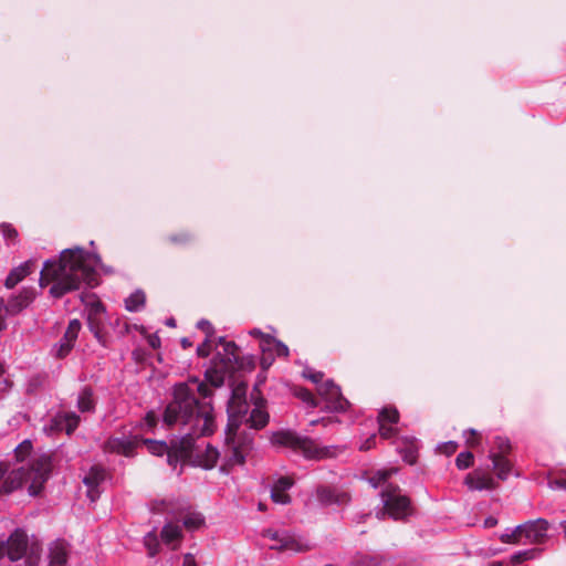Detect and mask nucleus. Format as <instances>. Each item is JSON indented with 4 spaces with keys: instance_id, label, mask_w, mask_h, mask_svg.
Segmentation results:
<instances>
[{
    "instance_id": "24",
    "label": "nucleus",
    "mask_w": 566,
    "mask_h": 566,
    "mask_svg": "<svg viewBox=\"0 0 566 566\" xmlns=\"http://www.w3.org/2000/svg\"><path fill=\"white\" fill-rule=\"evenodd\" d=\"M48 566H66L67 549L63 542L55 541L49 547Z\"/></svg>"
},
{
    "instance_id": "3",
    "label": "nucleus",
    "mask_w": 566,
    "mask_h": 566,
    "mask_svg": "<svg viewBox=\"0 0 566 566\" xmlns=\"http://www.w3.org/2000/svg\"><path fill=\"white\" fill-rule=\"evenodd\" d=\"M31 451V441L24 440L14 449L17 463L0 462V494H10L23 483H30L28 490L31 496L41 492L50 476L52 461L49 455L41 454L25 462Z\"/></svg>"
},
{
    "instance_id": "16",
    "label": "nucleus",
    "mask_w": 566,
    "mask_h": 566,
    "mask_svg": "<svg viewBox=\"0 0 566 566\" xmlns=\"http://www.w3.org/2000/svg\"><path fill=\"white\" fill-rule=\"evenodd\" d=\"M315 496L322 506H343L350 501L347 492L328 485H318L315 489Z\"/></svg>"
},
{
    "instance_id": "52",
    "label": "nucleus",
    "mask_w": 566,
    "mask_h": 566,
    "mask_svg": "<svg viewBox=\"0 0 566 566\" xmlns=\"http://www.w3.org/2000/svg\"><path fill=\"white\" fill-rule=\"evenodd\" d=\"M446 448H447L448 452H454L455 448H457V443L453 441H449L448 443H446Z\"/></svg>"
},
{
    "instance_id": "13",
    "label": "nucleus",
    "mask_w": 566,
    "mask_h": 566,
    "mask_svg": "<svg viewBox=\"0 0 566 566\" xmlns=\"http://www.w3.org/2000/svg\"><path fill=\"white\" fill-rule=\"evenodd\" d=\"M549 523L545 518H536L526 521L523 524L517 525V530L522 531L523 544H544L547 538V532Z\"/></svg>"
},
{
    "instance_id": "53",
    "label": "nucleus",
    "mask_w": 566,
    "mask_h": 566,
    "mask_svg": "<svg viewBox=\"0 0 566 566\" xmlns=\"http://www.w3.org/2000/svg\"><path fill=\"white\" fill-rule=\"evenodd\" d=\"M181 346L184 348H188V347L191 346V342L188 338L185 337V338L181 339Z\"/></svg>"
},
{
    "instance_id": "32",
    "label": "nucleus",
    "mask_w": 566,
    "mask_h": 566,
    "mask_svg": "<svg viewBox=\"0 0 566 566\" xmlns=\"http://www.w3.org/2000/svg\"><path fill=\"white\" fill-rule=\"evenodd\" d=\"M144 545L148 551V555L154 557L159 552V541L155 531L147 533L144 536Z\"/></svg>"
},
{
    "instance_id": "5",
    "label": "nucleus",
    "mask_w": 566,
    "mask_h": 566,
    "mask_svg": "<svg viewBox=\"0 0 566 566\" xmlns=\"http://www.w3.org/2000/svg\"><path fill=\"white\" fill-rule=\"evenodd\" d=\"M396 472L395 468L378 470L368 478V482L374 489H381L380 497L384 511L378 512L377 515L405 520L412 514L413 509L410 499L401 492L400 488L388 482V479Z\"/></svg>"
},
{
    "instance_id": "23",
    "label": "nucleus",
    "mask_w": 566,
    "mask_h": 566,
    "mask_svg": "<svg viewBox=\"0 0 566 566\" xmlns=\"http://www.w3.org/2000/svg\"><path fill=\"white\" fill-rule=\"evenodd\" d=\"M269 413L264 408L263 400H259L255 402L254 407L250 411L249 418L245 419L247 422H249L250 428L253 429H262L264 428L269 422Z\"/></svg>"
},
{
    "instance_id": "22",
    "label": "nucleus",
    "mask_w": 566,
    "mask_h": 566,
    "mask_svg": "<svg viewBox=\"0 0 566 566\" xmlns=\"http://www.w3.org/2000/svg\"><path fill=\"white\" fill-rule=\"evenodd\" d=\"M294 481L290 476H280L271 489V499L276 504L286 505L291 502L287 491L293 486Z\"/></svg>"
},
{
    "instance_id": "20",
    "label": "nucleus",
    "mask_w": 566,
    "mask_h": 566,
    "mask_svg": "<svg viewBox=\"0 0 566 566\" xmlns=\"http://www.w3.org/2000/svg\"><path fill=\"white\" fill-rule=\"evenodd\" d=\"M199 437L195 438V441ZM195 455L197 465L203 469H212L219 459V451L211 444H207L203 450H199V446L195 443V448L189 459Z\"/></svg>"
},
{
    "instance_id": "58",
    "label": "nucleus",
    "mask_w": 566,
    "mask_h": 566,
    "mask_svg": "<svg viewBox=\"0 0 566 566\" xmlns=\"http://www.w3.org/2000/svg\"><path fill=\"white\" fill-rule=\"evenodd\" d=\"M259 510H260V511H264V510H265V506H264L262 503H259Z\"/></svg>"
},
{
    "instance_id": "39",
    "label": "nucleus",
    "mask_w": 566,
    "mask_h": 566,
    "mask_svg": "<svg viewBox=\"0 0 566 566\" xmlns=\"http://www.w3.org/2000/svg\"><path fill=\"white\" fill-rule=\"evenodd\" d=\"M211 336H207L206 339L197 347V354L201 357H207L212 349Z\"/></svg>"
},
{
    "instance_id": "6",
    "label": "nucleus",
    "mask_w": 566,
    "mask_h": 566,
    "mask_svg": "<svg viewBox=\"0 0 566 566\" xmlns=\"http://www.w3.org/2000/svg\"><path fill=\"white\" fill-rule=\"evenodd\" d=\"M218 340L219 345L222 346V353H217L210 367L205 373L206 380L216 388L221 387L226 378L231 377L243 365L234 342L226 340L224 337H219Z\"/></svg>"
},
{
    "instance_id": "26",
    "label": "nucleus",
    "mask_w": 566,
    "mask_h": 566,
    "mask_svg": "<svg viewBox=\"0 0 566 566\" xmlns=\"http://www.w3.org/2000/svg\"><path fill=\"white\" fill-rule=\"evenodd\" d=\"M260 348L262 349L263 354L270 353L279 357H286L289 355V347L271 336L264 337L260 342Z\"/></svg>"
},
{
    "instance_id": "54",
    "label": "nucleus",
    "mask_w": 566,
    "mask_h": 566,
    "mask_svg": "<svg viewBox=\"0 0 566 566\" xmlns=\"http://www.w3.org/2000/svg\"><path fill=\"white\" fill-rule=\"evenodd\" d=\"M560 528L563 530V533L566 535V521L560 522Z\"/></svg>"
},
{
    "instance_id": "42",
    "label": "nucleus",
    "mask_w": 566,
    "mask_h": 566,
    "mask_svg": "<svg viewBox=\"0 0 566 566\" xmlns=\"http://www.w3.org/2000/svg\"><path fill=\"white\" fill-rule=\"evenodd\" d=\"M157 423V416L154 411H148L144 418V426L153 429Z\"/></svg>"
},
{
    "instance_id": "27",
    "label": "nucleus",
    "mask_w": 566,
    "mask_h": 566,
    "mask_svg": "<svg viewBox=\"0 0 566 566\" xmlns=\"http://www.w3.org/2000/svg\"><path fill=\"white\" fill-rule=\"evenodd\" d=\"M95 398L92 388L84 387L77 396L76 406L81 412H93L95 410Z\"/></svg>"
},
{
    "instance_id": "17",
    "label": "nucleus",
    "mask_w": 566,
    "mask_h": 566,
    "mask_svg": "<svg viewBox=\"0 0 566 566\" xmlns=\"http://www.w3.org/2000/svg\"><path fill=\"white\" fill-rule=\"evenodd\" d=\"M399 420V412L394 407H385L379 411L378 415V424H379V434L384 439H390L392 438L396 432L397 428L395 424Z\"/></svg>"
},
{
    "instance_id": "37",
    "label": "nucleus",
    "mask_w": 566,
    "mask_h": 566,
    "mask_svg": "<svg viewBox=\"0 0 566 566\" xmlns=\"http://www.w3.org/2000/svg\"><path fill=\"white\" fill-rule=\"evenodd\" d=\"M74 345H72L70 342H67L64 336L62 339L55 345V354L59 358L65 357Z\"/></svg>"
},
{
    "instance_id": "30",
    "label": "nucleus",
    "mask_w": 566,
    "mask_h": 566,
    "mask_svg": "<svg viewBox=\"0 0 566 566\" xmlns=\"http://www.w3.org/2000/svg\"><path fill=\"white\" fill-rule=\"evenodd\" d=\"M541 548H528L524 551H518L511 556V563L517 565L525 560L536 559L541 556Z\"/></svg>"
},
{
    "instance_id": "35",
    "label": "nucleus",
    "mask_w": 566,
    "mask_h": 566,
    "mask_svg": "<svg viewBox=\"0 0 566 566\" xmlns=\"http://www.w3.org/2000/svg\"><path fill=\"white\" fill-rule=\"evenodd\" d=\"M473 464V454L470 451L460 452L455 458V465L459 470H464Z\"/></svg>"
},
{
    "instance_id": "47",
    "label": "nucleus",
    "mask_w": 566,
    "mask_h": 566,
    "mask_svg": "<svg viewBox=\"0 0 566 566\" xmlns=\"http://www.w3.org/2000/svg\"><path fill=\"white\" fill-rule=\"evenodd\" d=\"M3 235L7 240H13L17 238L18 233L15 229L11 228L10 226L3 227Z\"/></svg>"
},
{
    "instance_id": "51",
    "label": "nucleus",
    "mask_w": 566,
    "mask_h": 566,
    "mask_svg": "<svg viewBox=\"0 0 566 566\" xmlns=\"http://www.w3.org/2000/svg\"><path fill=\"white\" fill-rule=\"evenodd\" d=\"M250 335L255 336V337H261V340H262L264 337H268V335H264V334L262 333V331H261V329H259V328H253L252 331H250Z\"/></svg>"
},
{
    "instance_id": "8",
    "label": "nucleus",
    "mask_w": 566,
    "mask_h": 566,
    "mask_svg": "<svg viewBox=\"0 0 566 566\" xmlns=\"http://www.w3.org/2000/svg\"><path fill=\"white\" fill-rule=\"evenodd\" d=\"M4 556L12 562L27 557L28 566H38L39 547L32 545L29 549L27 533L17 528L6 541H0V558Z\"/></svg>"
},
{
    "instance_id": "1",
    "label": "nucleus",
    "mask_w": 566,
    "mask_h": 566,
    "mask_svg": "<svg viewBox=\"0 0 566 566\" xmlns=\"http://www.w3.org/2000/svg\"><path fill=\"white\" fill-rule=\"evenodd\" d=\"M211 394V388L198 378L176 384L172 400L166 406L163 420L167 427L181 426L182 434L171 439L169 443L151 439H142V443L154 455L167 454V462L174 469L189 460L195 448V438L209 436L216 429L213 407L207 400Z\"/></svg>"
},
{
    "instance_id": "10",
    "label": "nucleus",
    "mask_w": 566,
    "mask_h": 566,
    "mask_svg": "<svg viewBox=\"0 0 566 566\" xmlns=\"http://www.w3.org/2000/svg\"><path fill=\"white\" fill-rule=\"evenodd\" d=\"M155 510L158 513L171 514L178 522L181 521L182 526L188 531L198 530L205 523V517L199 512L188 511L184 514L182 507H179L177 512L170 500H163L156 503Z\"/></svg>"
},
{
    "instance_id": "46",
    "label": "nucleus",
    "mask_w": 566,
    "mask_h": 566,
    "mask_svg": "<svg viewBox=\"0 0 566 566\" xmlns=\"http://www.w3.org/2000/svg\"><path fill=\"white\" fill-rule=\"evenodd\" d=\"M170 240L171 242L174 243H186L190 240V235L188 233H180V234H176V235H172L170 237Z\"/></svg>"
},
{
    "instance_id": "4",
    "label": "nucleus",
    "mask_w": 566,
    "mask_h": 566,
    "mask_svg": "<svg viewBox=\"0 0 566 566\" xmlns=\"http://www.w3.org/2000/svg\"><path fill=\"white\" fill-rule=\"evenodd\" d=\"M245 385H238L232 390L228 402V424L226 429V444L229 449L228 463L230 465H242L253 447V439L247 432H240L239 427L249 411L245 400Z\"/></svg>"
},
{
    "instance_id": "28",
    "label": "nucleus",
    "mask_w": 566,
    "mask_h": 566,
    "mask_svg": "<svg viewBox=\"0 0 566 566\" xmlns=\"http://www.w3.org/2000/svg\"><path fill=\"white\" fill-rule=\"evenodd\" d=\"M145 301V293L137 290L125 300V307L129 312H138L144 307Z\"/></svg>"
},
{
    "instance_id": "48",
    "label": "nucleus",
    "mask_w": 566,
    "mask_h": 566,
    "mask_svg": "<svg viewBox=\"0 0 566 566\" xmlns=\"http://www.w3.org/2000/svg\"><path fill=\"white\" fill-rule=\"evenodd\" d=\"M376 434L370 436L365 442H363L359 447L360 450L367 451L375 446Z\"/></svg>"
},
{
    "instance_id": "50",
    "label": "nucleus",
    "mask_w": 566,
    "mask_h": 566,
    "mask_svg": "<svg viewBox=\"0 0 566 566\" xmlns=\"http://www.w3.org/2000/svg\"><path fill=\"white\" fill-rule=\"evenodd\" d=\"M497 524V520L493 516H489L484 520L485 527H494Z\"/></svg>"
},
{
    "instance_id": "41",
    "label": "nucleus",
    "mask_w": 566,
    "mask_h": 566,
    "mask_svg": "<svg viewBox=\"0 0 566 566\" xmlns=\"http://www.w3.org/2000/svg\"><path fill=\"white\" fill-rule=\"evenodd\" d=\"M465 438L467 444L470 447H475L478 444V439L475 438L476 431L474 429H468L463 433Z\"/></svg>"
},
{
    "instance_id": "15",
    "label": "nucleus",
    "mask_w": 566,
    "mask_h": 566,
    "mask_svg": "<svg viewBox=\"0 0 566 566\" xmlns=\"http://www.w3.org/2000/svg\"><path fill=\"white\" fill-rule=\"evenodd\" d=\"M34 298L31 289H23L18 295L10 297L7 304L0 298V331L6 327V316L15 315L27 308Z\"/></svg>"
},
{
    "instance_id": "33",
    "label": "nucleus",
    "mask_w": 566,
    "mask_h": 566,
    "mask_svg": "<svg viewBox=\"0 0 566 566\" xmlns=\"http://www.w3.org/2000/svg\"><path fill=\"white\" fill-rule=\"evenodd\" d=\"M500 539L505 544H523L522 531H518L517 526L507 528L500 535Z\"/></svg>"
},
{
    "instance_id": "21",
    "label": "nucleus",
    "mask_w": 566,
    "mask_h": 566,
    "mask_svg": "<svg viewBox=\"0 0 566 566\" xmlns=\"http://www.w3.org/2000/svg\"><path fill=\"white\" fill-rule=\"evenodd\" d=\"M182 526L178 521L167 522L160 532V538L164 544L171 549H177L182 541Z\"/></svg>"
},
{
    "instance_id": "44",
    "label": "nucleus",
    "mask_w": 566,
    "mask_h": 566,
    "mask_svg": "<svg viewBox=\"0 0 566 566\" xmlns=\"http://www.w3.org/2000/svg\"><path fill=\"white\" fill-rule=\"evenodd\" d=\"M405 461L412 464L416 461V446L413 442L407 448L406 454L403 457Z\"/></svg>"
},
{
    "instance_id": "34",
    "label": "nucleus",
    "mask_w": 566,
    "mask_h": 566,
    "mask_svg": "<svg viewBox=\"0 0 566 566\" xmlns=\"http://www.w3.org/2000/svg\"><path fill=\"white\" fill-rule=\"evenodd\" d=\"M81 327H82V324L78 319L74 318V319H71L69 325H67V328L64 333V338L70 342L72 345H74L77 336H78V333L81 331Z\"/></svg>"
},
{
    "instance_id": "56",
    "label": "nucleus",
    "mask_w": 566,
    "mask_h": 566,
    "mask_svg": "<svg viewBox=\"0 0 566 566\" xmlns=\"http://www.w3.org/2000/svg\"><path fill=\"white\" fill-rule=\"evenodd\" d=\"M266 353L264 354V357H263V360H262V364L265 365L268 364V359L265 357ZM270 360H273V357H270ZM271 364V361H269V365Z\"/></svg>"
},
{
    "instance_id": "29",
    "label": "nucleus",
    "mask_w": 566,
    "mask_h": 566,
    "mask_svg": "<svg viewBox=\"0 0 566 566\" xmlns=\"http://www.w3.org/2000/svg\"><path fill=\"white\" fill-rule=\"evenodd\" d=\"M63 420H65V417H63V412H57L53 417L49 419L46 423L43 426V432L48 436H52L57 432L63 431Z\"/></svg>"
},
{
    "instance_id": "25",
    "label": "nucleus",
    "mask_w": 566,
    "mask_h": 566,
    "mask_svg": "<svg viewBox=\"0 0 566 566\" xmlns=\"http://www.w3.org/2000/svg\"><path fill=\"white\" fill-rule=\"evenodd\" d=\"M32 261H25L19 266L12 269L6 279L4 285L8 289L14 287L19 282H21L27 275H29L32 272Z\"/></svg>"
},
{
    "instance_id": "57",
    "label": "nucleus",
    "mask_w": 566,
    "mask_h": 566,
    "mask_svg": "<svg viewBox=\"0 0 566 566\" xmlns=\"http://www.w3.org/2000/svg\"><path fill=\"white\" fill-rule=\"evenodd\" d=\"M159 344V339L150 340V345L155 348Z\"/></svg>"
},
{
    "instance_id": "49",
    "label": "nucleus",
    "mask_w": 566,
    "mask_h": 566,
    "mask_svg": "<svg viewBox=\"0 0 566 566\" xmlns=\"http://www.w3.org/2000/svg\"><path fill=\"white\" fill-rule=\"evenodd\" d=\"M182 566H198L195 556L190 553L185 554Z\"/></svg>"
},
{
    "instance_id": "55",
    "label": "nucleus",
    "mask_w": 566,
    "mask_h": 566,
    "mask_svg": "<svg viewBox=\"0 0 566 566\" xmlns=\"http://www.w3.org/2000/svg\"><path fill=\"white\" fill-rule=\"evenodd\" d=\"M166 324H167L168 326H175V319H174V318H168V319L166 321Z\"/></svg>"
},
{
    "instance_id": "31",
    "label": "nucleus",
    "mask_w": 566,
    "mask_h": 566,
    "mask_svg": "<svg viewBox=\"0 0 566 566\" xmlns=\"http://www.w3.org/2000/svg\"><path fill=\"white\" fill-rule=\"evenodd\" d=\"M63 417H65V420H63V431H65L67 436H71L78 427L81 418L74 411H65L63 412Z\"/></svg>"
},
{
    "instance_id": "14",
    "label": "nucleus",
    "mask_w": 566,
    "mask_h": 566,
    "mask_svg": "<svg viewBox=\"0 0 566 566\" xmlns=\"http://www.w3.org/2000/svg\"><path fill=\"white\" fill-rule=\"evenodd\" d=\"M262 537L271 541L270 549L302 552L305 546L292 534L284 530L268 528L262 532Z\"/></svg>"
},
{
    "instance_id": "9",
    "label": "nucleus",
    "mask_w": 566,
    "mask_h": 566,
    "mask_svg": "<svg viewBox=\"0 0 566 566\" xmlns=\"http://www.w3.org/2000/svg\"><path fill=\"white\" fill-rule=\"evenodd\" d=\"M510 451L511 443L507 438L494 437L488 458L491 461L492 470L500 480H506L511 474L512 463L507 459Z\"/></svg>"
},
{
    "instance_id": "36",
    "label": "nucleus",
    "mask_w": 566,
    "mask_h": 566,
    "mask_svg": "<svg viewBox=\"0 0 566 566\" xmlns=\"http://www.w3.org/2000/svg\"><path fill=\"white\" fill-rule=\"evenodd\" d=\"M295 395L297 398H300L303 402H305L308 407H316L318 406L316 398L314 395L306 388H298L295 391Z\"/></svg>"
},
{
    "instance_id": "2",
    "label": "nucleus",
    "mask_w": 566,
    "mask_h": 566,
    "mask_svg": "<svg viewBox=\"0 0 566 566\" xmlns=\"http://www.w3.org/2000/svg\"><path fill=\"white\" fill-rule=\"evenodd\" d=\"M102 265L101 256L85 251L81 247L65 249L60 259L46 260L41 271V286L52 283L50 294L61 297L66 293L80 290L82 285L98 284L96 269Z\"/></svg>"
},
{
    "instance_id": "12",
    "label": "nucleus",
    "mask_w": 566,
    "mask_h": 566,
    "mask_svg": "<svg viewBox=\"0 0 566 566\" xmlns=\"http://www.w3.org/2000/svg\"><path fill=\"white\" fill-rule=\"evenodd\" d=\"M140 443L142 438L138 434H122L120 437L108 438L103 444V450L105 453H116L132 458Z\"/></svg>"
},
{
    "instance_id": "59",
    "label": "nucleus",
    "mask_w": 566,
    "mask_h": 566,
    "mask_svg": "<svg viewBox=\"0 0 566 566\" xmlns=\"http://www.w3.org/2000/svg\"><path fill=\"white\" fill-rule=\"evenodd\" d=\"M316 423H318V420L311 421V424H313V426L316 424Z\"/></svg>"
},
{
    "instance_id": "43",
    "label": "nucleus",
    "mask_w": 566,
    "mask_h": 566,
    "mask_svg": "<svg viewBox=\"0 0 566 566\" xmlns=\"http://www.w3.org/2000/svg\"><path fill=\"white\" fill-rule=\"evenodd\" d=\"M197 327L201 331H203L207 336H212L213 334V327L211 325V323L207 319H201L197 323Z\"/></svg>"
},
{
    "instance_id": "11",
    "label": "nucleus",
    "mask_w": 566,
    "mask_h": 566,
    "mask_svg": "<svg viewBox=\"0 0 566 566\" xmlns=\"http://www.w3.org/2000/svg\"><path fill=\"white\" fill-rule=\"evenodd\" d=\"M321 399L325 402V409L329 411H345L349 406L348 400L342 395L340 388L333 380H326L317 387Z\"/></svg>"
},
{
    "instance_id": "45",
    "label": "nucleus",
    "mask_w": 566,
    "mask_h": 566,
    "mask_svg": "<svg viewBox=\"0 0 566 566\" xmlns=\"http://www.w3.org/2000/svg\"><path fill=\"white\" fill-rule=\"evenodd\" d=\"M549 488L553 490H566V479H555L549 481Z\"/></svg>"
},
{
    "instance_id": "38",
    "label": "nucleus",
    "mask_w": 566,
    "mask_h": 566,
    "mask_svg": "<svg viewBox=\"0 0 566 566\" xmlns=\"http://www.w3.org/2000/svg\"><path fill=\"white\" fill-rule=\"evenodd\" d=\"M12 387V380L7 374L4 365L0 361V392H4Z\"/></svg>"
},
{
    "instance_id": "7",
    "label": "nucleus",
    "mask_w": 566,
    "mask_h": 566,
    "mask_svg": "<svg viewBox=\"0 0 566 566\" xmlns=\"http://www.w3.org/2000/svg\"><path fill=\"white\" fill-rule=\"evenodd\" d=\"M271 443L301 453L306 459H325L336 457L337 447L318 448L313 440L292 430H280L271 436Z\"/></svg>"
},
{
    "instance_id": "18",
    "label": "nucleus",
    "mask_w": 566,
    "mask_h": 566,
    "mask_svg": "<svg viewBox=\"0 0 566 566\" xmlns=\"http://www.w3.org/2000/svg\"><path fill=\"white\" fill-rule=\"evenodd\" d=\"M106 479V471L98 465H93L83 478V483L87 488V497L95 502L101 495V484Z\"/></svg>"
},
{
    "instance_id": "19",
    "label": "nucleus",
    "mask_w": 566,
    "mask_h": 566,
    "mask_svg": "<svg viewBox=\"0 0 566 566\" xmlns=\"http://www.w3.org/2000/svg\"><path fill=\"white\" fill-rule=\"evenodd\" d=\"M464 483L471 491L493 490L496 485L494 478L481 468L469 473Z\"/></svg>"
},
{
    "instance_id": "40",
    "label": "nucleus",
    "mask_w": 566,
    "mask_h": 566,
    "mask_svg": "<svg viewBox=\"0 0 566 566\" xmlns=\"http://www.w3.org/2000/svg\"><path fill=\"white\" fill-rule=\"evenodd\" d=\"M304 377L307 378L308 380H311L312 382L316 384L317 387L321 385V381L324 377L323 373L321 371H315V370H312V369H307L303 373Z\"/></svg>"
}]
</instances>
